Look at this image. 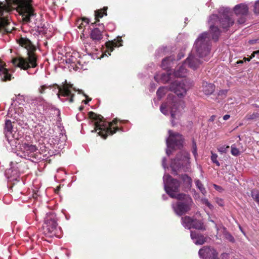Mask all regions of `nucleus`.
Returning <instances> with one entry per match:
<instances>
[{
  "mask_svg": "<svg viewBox=\"0 0 259 259\" xmlns=\"http://www.w3.org/2000/svg\"><path fill=\"white\" fill-rule=\"evenodd\" d=\"M164 190L171 198L179 200L176 203H172V207L175 213L182 215L191 209L193 203L192 199L189 195L183 193L177 194L180 183L172 179L168 174H165L163 177Z\"/></svg>",
  "mask_w": 259,
  "mask_h": 259,
  "instance_id": "1",
  "label": "nucleus"
},
{
  "mask_svg": "<svg viewBox=\"0 0 259 259\" xmlns=\"http://www.w3.org/2000/svg\"><path fill=\"white\" fill-rule=\"evenodd\" d=\"M231 12L228 8H221L219 11V16L213 14L210 16L208 20L209 29L212 39L217 40L220 34L218 25L223 29L227 30L234 23V19L231 17Z\"/></svg>",
  "mask_w": 259,
  "mask_h": 259,
  "instance_id": "2",
  "label": "nucleus"
},
{
  "mask_svg": "<svg viewBox=\"0 0 259 259\" xmlns=\"http://www.w3.org/2000/svg\"><path fill=\"white\" fill-rule=\"evenodd\" d=\"M19 44L24 47L27 51V58L17 57L13 59L12 63L15 66L18 67L23 70H27L29 68H35L37 66V58L34 53L35 47L27 38L21 37L19 40Z\"/></svg>",
  "mask_w": 259,
  "mask_h": 259,
  "instance_id": "3",
  "label": "nucleus"
},
{
  "mask_svg": "<svg viewBox=\"0 0 259 259\" xmlns=\"http://www.w3.org/2000/svg\"><path fill=\"white\" fill-rule=\"evenodd\" d=\"M89 116L94 121L95 132L99 131L98 134L104 139H106L108 135H112L119 130L118 127H113L117 124L116 119H114L112 122H106L103 120V117L101 115H97L93 112H90Z\"/></svg>",
  "mask_w": 259,
  "mask_h": 259,
  "instance_id": "4",
  "label": "nucleus"
},
{
  "mask_svg": "<svg viewBox=\"0 0 259 259\" xmlns=\"http://www.w3.org/2000/svg\"><path fill=\"white\" fill-rule=\"evenodd\" d=\"M210 36L208 32H204L200 34L194 45L192 52L198 58L207 61L211 57Z\"/></svg>",
  "mask_w": 259,
  "mask_h": 259,
  "instance_id": "5",
  "label": "nucleus"
},
{
  "mask_svg": "<svg viewBox=\"0 0 259 259\" xmlns=\"http://www.w3.org/2000/svg\"><path fill=\"white\" fill-rule=\"evenodd\" d=\"M185 104L181 99H178L172 94H169L167 99V102L162 104L160 108L161 112L164 115H168L169 111L171 117V123L172 126L175 125L174 123V119L179 116L181 111L184 109Z\"/></svg>",
  "mask_w": 259,
  "mask_h": 259,
  "instance_id": "6",
  "label": "nucleus"
},
{
  "mask_svg": "<svg viewBox=\"0 0 259 259\" xmlns=\"http://www.w3.org/2000/svg\"><path fill=\"white\" fill-rule=\"evenodd\" d=\"M72 86L73 85L71 84H68L66 81H65V84L62 87H60L57 84L53 85L44 84L40 85L38 88V92L40 94H43L46 93L47 89H51L54 87H55V89L58 90L57 94L58 97L62 102L68 101L70 103H72L73 101L74 94L71 93V89H73L74 91H78L79 94L82 92V90H76V89L73 88Z\"/></svg>",
  "mask_w": 259,
  "mask_h": 259,
  "instance_id": "7",
  "label": "nucleus"
},
{
  "mask_svg": "<svg viewBox=\"0 0 259 259\" xmlns=\"http://www.w3.org/2000/svg\"><path fill=\"white\" fill-rule=\"evenodd\" d=\"M42 229V233L46 236L49 237H60L61 229L58 227L56 215L54 213L49 212L47 214Z\"/></svg>",
  "mask_w": 259,
  "mask_h": 259,
  "instance_id": "8",
  "label": "nucleus"
},
{
  "mask_svg": "<svg viewBox=\"0 0 259 259\" xmlns=\"http://www.w3.org/2000/svg\"><path fill=\"white\" fill-rule=\"evenodd\" d=\"M17 12L21 16L24 22L27 23L35 15L32 7V0H13Z\"/></svg>",
  "mask_w": 259,
  "mask_h": 259,
  "instance_id": "9",
  "label": "nucleus"
},
{
  "mask_svg": "<svg viewBox=\"0 0 259 259\" xmlns=\"http://www.w3.org/2000/svg\"><path fill=\"white\" fill-rule=\"evenodd\" d=\"M170 167L176 174L181 169L185 171H189L191 169L190 154L185 151L180 152L176 158L172 160Z\"/></svg>",
  "mask_w": 259,
  "mask_h": 259,
  "instance_id": "10",
  "label": "nucleus"
},
{
  "mask_svg": "<svg viewBox=\"0 0 259 259\" xmlns=\"http://www.w3.org/2000/svg\"><path fill=\"white\" fill-rule=\"evenodd\" d=\"M20 151L19 153H17L18 156L30 160L32 161H34L35 160H38L40 158L38 157V150L36 146L33 145H29L24 143L22 145H18Z\"/></svg>",
  "mask_w": 259,
  "mask_h": 259,
  "instance_id": "11",
  "label": "nucleus"
},
{
  "mask_svg": "<svg viewBox=\"0 0 259 259\" xmlns=\"http://www.w3.org/2000/svg\"><path fill=\"white\" fill-rule=\"evenodd\" d=\"M169 137L166 139V154L169 155L171 153V149L180 148L183 144V138L179 133H174L171 130L168 131Z\"/></svg>",
  "mask_w": 259,
  "mask_h": 259,
  "instance_id": "12",
  "label": "nucleus"
},
{
  "mask_svg": "<svg viewBox=\"0 0 259 259\" xmlns=\"http://www.w3.org/2000/svg\"><path fill=\"white\" fill-rule=\"evenodd\" d=\"M10 7L6 3L0 2V31L9 32L7 28L10 24L9 12Z\"/></svg>",
  "mask_w": 259,
  "mask_h": 259,
  "instance_id": "13",
  "label": "nucleus"
},
{
  "mask_svg": "<svg viewBox=\"0 0 259 259\" xmlns=\"http://www.w3.org/2000/svg\"><path fill=\"white\" fill-rule=\"evenodd\" d=\"M5 133L9 143L12 147L17 148V144L19 145L18 134L13 130L12 122L7 120L5 122Z\"/></svg>",
  "mask_w": 259,
  "mask_h": 259,
  "instance_id": "14",
  "label": "nucleus"
},
{
  "mask_svg": "<svg viewBox=\"0 0 259 259\" xmlns=\"http://www.w3.org/2000/svg\"><path fill=\"white\" fill-rule=\"evenodd\" d=\"M169 90L173 91L178 97H182L186 94V89L183 81L177 80L171 83Z\"/></svg>",
  "mask_w": 259,
  "mask_h": 259,
  "instance_id": "15",
  "label": "nucleus"
},
{
  "mask_svg": "<svg viewBox=\"0 0 259 259\" xmlns=\"http://www.w3.org/2000/svg\"><path fill=\"white\" fill-rule=\"evenodd\" d=\"M198 56L195 53L193 52L191 53L188 58L184 62V64H187L188 66L193 70H195L199 67L200 65L204 61L203 59L198 58Z\"/></svg>",
  "mask_w": 259,
  "mask_h": 259,
  "instance_id": "16",
  "label": "nucleus"
},
{
  "mask_svg": "<svg viewBox=\"0 0 259 259\" xmlns=\"http://www.w3.org/2000/svg\"><path fill=\"white\" fill-rule=\"evenodd\" d=\"M199 256L203 259H219L216 250L209 247H204L198 252Z\"/></svg>",
  "mask_w": 259,
  "mask_h": 259,
  "instance_id": "17",
  "label": "nucleus"
},
{
  "mask_svg": "<svg viewBox=\"0 0 259 259\" xmlns=\"http://www.w3.org/2000/svg\"><path fill=\"white\" fill-rule=\"evenodd\" d=\"M191 238L193 242L197 245L204 244L207 239L204 236L196 233L195 231H191Z\"/></svg>",
  "mask_w": 259,
  "mask_h": 259,
  "instance_id": "18",
  "label": "nucleus"
},
{
  "mask_svg": "<svg viewBox=\"0 0 259 259\" xmlns=\"http://www.w3.org/2000/svg\"><path fill=\"white\" fill-rule=\"evenodd\" d=\"M0 76L3 81L10 80L11 75L6 68V64L0 60Z\"/></svg>",
  "mask_w": 259,
  "mask_h": 259,
  "instance_id": "19",
  "label": "nucleus"
},
{
  "mask_svg": "<svg viewBox=\"0 0 259 259\" xmlns=\"http://www.w3.org/2000/svg\"><path fill=\"white\" fill-rule=\"evenodd\" d=\"M234 11L237 16L246 15L248 13V9L246 5L241 4L236 5L234 7Z\"/></svg>",
  "mask_w": 259,
  "mask_h": 259,
  "instance_id": "20",
  "label": "nucleus"
},
{
  "mask_svg": "<svg viewBox=\"0 0 259 259\" xmlns=\"http://www.w3.org/2000/svg\"><path fill=\"white\" fill-rule=\"evenodd\" d=\"M215 90V86L210 83L204 81L202 83V91L206 95H211Z\"/></svg>",
  "mask_w": 259,
  "mask_h": 259,
  "instance_id": "21",
  "label": "nucleus"
},
{
  "mask_svg": "<svg viewBox=\"0 0 259 259\" xmlns=\"http://www.w3.org/2000/svg\"><path fill=\"white\" fill-rule=\"evenodd\" d=\"M171 76V71L169 70H167L166 73H163L159 75L158 74H156L154 76L155 80L158 82L160 80V81L162 82H166L168 81L170 79Z\"/></svg>",
  "mask_w": 259,
  "mask_h": 259,
  "instance_id": "22",
  "label": "nucleus"
},
{
  "mask_svg": "<svg viewBox=\"0 0 259 259\" xmlns=\"http://www.w3.org/2000/svg\"><path fill=\"white\" fill-rule=\"evenodd\" d=\"M186 64L184 63L181 65L179 68L174 72V75L177 77H184L186 76L187 73V69L186 68Z\"/></svg>",
  "mask_w": 259,
  "mask_h": 259,
  "instance_id": "23",
  "label": "nucleus"
},
{
  "mask_svg": "<svg viewBox=\"0 0 259 259\" xmlns=\"http://www.w3.org/2000/svg\"><path fill=\"white\" fill-rule=\"evenodd\" d=\"M29 103L34 106H44L46 102L42 97L38 96L31 97L29 100Z\"/></svg>",
  "mask_w": 259,
  "mask_h": 259,
  "instance_id": "24",
  "label": "nucleus"
},
{
  "mask_svg": "<svg viewBox=\"0 0 259 259\" xmlns=\"http://www.w3.org/2000/svg\"><path fill=\"white\" fill-rule=\"evenodd\" d=\"M90 36L91 38L95 41H99L103 38L102 32L98 28L92 30Z\"/></svg>",
  "mask_w": 259,
  "mask_h": 259,
  "instance_id": "25",
  "label": "nucleus"
},
{
  "mask_svg": "<svg viewBox=\"0 0 259 259\" xmlns=\"http://www.w3.org/2000/svg\"><path fill=\"white\" fill-rule=\"evenodd\" d=\"M22 109L21 108L18 109V111L16 110H14L12 108H11L9 110L8 115L9 117H13L14 119L16 120L20 119V118L21 116V114L22 113Z\"/></svg>",
  "mask_w": 259,
  "mask_h": 259,
  "instance_id": "26",
  "label": "nucleus"
},
{
  "mask_svg": "<svg viewBox=\"0 0 259 259\" xmlns=\"http://www.w3.org/2000/svg\"><path fill=\"white\" fill-rule=\"evenodd\" d=\"M182 224L186 229L192 228L193 219L188 216L182 218Z\"/></svg>",
  "mask_w": 259,
  "mask_h": 259,
  "instance_id": "27",
  "label": "nucleus"
},
{
  "mask_svg": "<svg viewBox=\"0 0 259 259\" xmlns=\"http://www.w3.org/2000/svg\"><path fill=\"white\" fill-rule=\"evenodd\" d=\"M121 41V39L120 37L118 38V39L117 41L114 40V41L109 42L107 44V47L108 49V52H112L114 50V47H118L119 46H121V45H118V44ZM108 54L109 55H110V54L109 52H108Z\"/></svg>",
  "mask_w": 259,
  "mask_h": 259,
  "instance_id": "28",
  "label": "nucleus"
},
{
  "mask_svg": "<svg viewBox=\"0 0 259 259\" xmlns=\"http://www.w3.org/2000/svg\"><path fill=\"white\" fill-rule=\"evenodd\" d=\"M174 60V57H168L163 59L161 63V67L163 69H168L170 67V64Z\"/></svg>",
  "mask_w": 259,
  "mask_h": 259,
  "instance_id": "29",
  "label": "nucleus"
},
{
  "mask_svg": "<svg viewBox=\"0 0 259 259\" xmlns=\"http://www.w3.org/2000/svg\"><path fill=\"white\" fill-rule=\"evenodd\" d=\"M192 228L201 230H205L203 222L196 219H193Z\"/></svg>",
  "mask_w": 259,
  "mask_h": 259,
  "instance_id": "30",
  "label": "nucleus"
},
{
  "mask_svg": "<svg viewBox=\"0 0 259 259\" xmlns=\"http://www.w3.org/2000/svg\"><path fill=\"white\" fill-rule=\"evenodd\" d=\"M107 7H104L103 10H99L95 12V19L97 21H99V19L103 17L105 15H107L106 11Z\"/></svg>",
  "mask_w": 259,
  "mask_h": 259,
  "instance_id": "31",
  "label": "nucleus"
},
{
  "mask_svg": "<svg viewBox=\"0 0 259 259\" xmlns=\"http://www.w3.org/2000/svg\"><path fill=\"white\" fill-rule=\"evenodd\" d=\"M181 179L187 187H191L192 184V180L187 175H183L181 176Z\"/></svg>",
  "mask_w": 259,
  "mask_h": 259,
  "instance_id": "32",
  "label": "nucleus"
},
{
  "mask_svg": "<svg viewBox=\"0 0 259 259\" xmlns=\"http://www.w3.org/2000/svg\"><path fill=\"white\" fill-rule=\"evenodd\" d=\"M168 90V88L166 87L159 88L156 93L158 97L161 99L167 93Z\"/></svg>",
  "mask_w": 259,
  "mask_h": 259,
  "instance_id": "33",
  "label": "nucleus"
},
{
  "mask_svg": "<svg viewBox=\"0 0 259 259\" xmlns=\"http://www.w3.org/2000/svg\"><path fill=\"white\" fill-rule=\"evenodd\" d=\"M195 183L196 187L199 189V190L201 191V192L203 195H204L206 193V191L205 188H204L203 184L200 182V181L199 180H195Z\"/></svg>",
  "mask_w": 259,
  "mask_h": 259,
  "instance_id": "34",
  "label": "nucleus"
},
{
  "mask_svg": "<svg viewBox=\"0 0 259 259\" xmlns=\"http://www.w3.org/2000/svg\"><path fill=\"white\" fill-rule=\"evenodd\" d=\"M251 197L257 202L259 203V191L253 190L251 193Z\"/></svg>",
  "mask_w": 259,
  "mask_h": 259,
  "instance_id": "35",
  "label": "nucleus"
},
{
  "mask_svg": "<svg viewBox=\"0 0 259 259\" xmlns=\"http://www.w3.org/2000/svg\"><path fill=\"white\" fill-rule=\"evenodd\" d=\"M259 117V114L257 113H253L252 114H248L245 118L247 120H250L255 119Z\"/></svg>",
  "mask_w": 259,
  "mask_h": 259,
  "instance_id": "36",
  "label": "nucleus"
},
{
  "mask_svg": "<svg viewBox=\"0 0 259 259\" xmlns=\"http://www.w3.org/2000/svg\"><path fill=\"white\" fill-rule=\"evenodd\" d=\"M229 148V146H226L225 145L220 146L218 148V151L220 152L221 153H226L228 149Z\"/></svg>",
  "mask_w": 259,
  "mask_h": 259,
  "instance_id": "37",
  "label": "nucleus"
},
{
  "mask_svg": "<svg viewBox=\"0 0 259 259\" xmlns=\"http://www.w3.org/2000/svg\"><path fill=\"white\" fill-rule=\"evenodd\" d=\"M217 157H218L217 154H216L215 153H213L211 152V159L213 163H215L217 166H219L220 165V162H219V161L217 160Z\"/></svg>",
  "mask_w": 259,
  "mask_h": 259,
  "instance_id": "38",
  "label": "nucleus"
},
{
  "mask_svg": "<svg viewBox=\"0 0 259 259\" xmlns=\"http://www.w3.org/2000/svg\"><path fill=\"white\" fill-rule=\"evenodd\" d=\"M231 153L234 156H238L240 152L235 145H233L231 146Z\"/></svg>",
  "mask_w": 259,
  "mask_h": 259,
  "instance_id": "39",
  "label": "nucleus"
},
{
  "mask_svg": "<svg viewBox=\"0 0 259 259\" xmlns=\"http://www.w3.org/2000/svg\"><path fill=\"white\" fill-rule=\"evenodd\" d=\"M192 153L195 157L196 158V156L197 155V146L196 143L194 141L193 142Z\"/></svg>",
  "mask_w": 259,
  "mask_h": 259,
  "instance_id": "40",
  "label": "nucleus"
},
{
  "mask_svg": "<svg viewBox=\"0 0 259 259\" xmlns=\"http://www.w3.org/2000/svg\"><path fill=\"white\" fill-rule=\"evenodd\" d=\"M202 202L203 204L207 205L210 209H212L213 208V205L209 203V202L208 201V200L207 199H206V198L202 199Z\"/></svg>",
  "mask_w": 259,
  "mask_h": 259,
  "instance_id": "41",
  "label": "nucleus"
},
{
  "mask_svg": "<svg viewBox=\"0 0 259 259\" xmlns=\"http://www.w3.org/2000/svg\"><path fill=\"white\" fill-rule=\"evenodd\" d=\"M75 58L72 56H71L69 58H67L66 59V63L69 64H73L75 63Z\"/></svg>",
  "mask_w": 259,
  "mask_h": 259,
  "instance_id": "42",
  "label": "nucleus"
},
{
  "mask_svg": "<svg viewBox=\"0 0 259 259\" xmlns=\"http://www.w3.org/2000/svg\"><path fill=\"white\" fill-rule=\"evenodd\" d=\"M240 17L238 18L237 22L239 24H243L245 22V16L246 15H240Z\"/></svg>",
  "mask_w": 259,
  "mask_h": 259,
  "instance_id": "43",
  "label": "nucleus"
},
{
  "mask_svg": "<svg viewBox=\"0 0 259 259\" xmlns=\"http://www.w3.org/2000/svg\"><path fill=\"white\" fill-rule=\"evenodd\" d=\"M225 237L227 239H228L230 242H233L234 241V237L230 234V233H226Z\"/></svg>",
  "mask_w": 259,
  "mask_h": 259,
  "instance_id": "44",
  "label": "nucleus"
},
{
  "mask_svg": "<svg viewBox=\"0 0 259 259\" xmlns=\"http://www.w3.org/2000/svg\"><path fill=\"white\" fill-rule=\"evenodd\" d=\"M254 12L255 13H259V0L254 4Z\"/></svg>",
  "mask_w": 259,
  "mask_h": 259,
  "instance_id": "45",
  "label": "nucleus"
},
{
  "mask_svg": "<svg viewBox=\"0 0 259 259\" xmlns=\"http://www.w3.org/2000/svg\"><path fill=\"white\" fill-rule=\"evenodd\" d=\"M216 203L220 206H223L224 205V201L223 200L220 198H215Z\"/></svg>",
  "mask_w": 259,
  "mask_h": 259,
  "instance_id": "46",
  "label": "nucleus"
},
{
  "mask_svg": "<svg viewBox=\"0 0 259 259\" xmlns=\"http://www.w3.org/2000/svg\"><path fill=\"white\" fill-rule=\"evenodd\" d=\"M250 45H254L255 44L259 43V37L256 39H253L249 41Z\"/></svg>",
  "mask_w": 259,
  "mask_h": 259,
  "instance_id": "47",
  "label": "nucleus"
},
{
  "mask_svg": "<svg viewBox=\"0 0 259 259\" xmlns=\"http://www.w3.org/2000/svg\"><path fill=\"white\" fill-rule=\"evenodd\" d=\"M83 95L86 97L87 100L83 101V102H84V104H87L89 101H91L92 99L89 98L85 94Z\"/></svg>",
  "mask_w": 259,
  "mask_h": 259,
  "instance_id": "48",
  "label": "nucleus"
},
{
  "mask_svg": "<svg viewBox=\"0 0 259 259\" xmlns=\"http://www.w3.org/2000/svg\"><path fill=\"white\" fill-rule=\"evenodd\" d=\"M227 92V90H221L219 92V95H226Z\"/></svg>",
  "mask_w": 259,
  "mask_h": 259,
  "instance_id": "49",
  "label": "nucleus"
},
{
  "mask_svg": "<svg viewBox=\"0 0 259 259\" xmlns=\"http://www.w3.org/2000/svg\"><path fill=\"white\" fill-rule=\"evenodd\" d=\"M166 158H163L162 159V166L164 168H165L166 167Z\"/></svg>",
  "mask_w": 259,
  "mask_h": 259,
  "instance_id": "50",
  "label": "nucleus"
},
{
  "mask_svg": "<svg viewBox=\"0 0 259 259\" xmlns=\"http://www.w3.org/2000/svg\"><path fill=\"white\" fill-rule=\"evenodd\" d=\"M184 56V54L183 53H180L179 55H178V60H180L181 59L182 57H183Z\"/></svg>",
  "mask_w": 259,
  "mask_h": 259,
  "instance_id": "51",
  "label": "nucleus"
},
{
  "mask_svg": "<svg viewBox=\"0 0 259 259\" xmlns=\"http://www.w3.org/2000/svg\"><path fill=\"white\" fill-rule=\"evenodd\" d=\"M230 118V115L226 114L223 116V119L225 120H228Z\"/></svg>",
  "mask_w": 259,
  "mask_h": 259,
  "instance_id": "52",
  "label": "nucleus"
},
{
  "mask_svg": "<svg viewBox=\"0 0 259 259\" xmlns=\"http://www.w3.org/2000/svg\"><path fill=\"white\" fill-rule=\"evenodd\" d=\"M251 59V58H250V57L249 58H243V60H244V61H249Z\"/></svg>",
  "mask_w": 259,
  "mask_h": 259,
  "instance_id": "53",
  "label": "nucleus"
},
{
  "mask_svg": "<svg viewBox=\"0 0 259 259\" xmlns=\"http://www.w3.org/2000/svg\"><path fill=\"white\" fill-rule=\"evenodd\" d=\"M251 59V58H250V57L249 58H243V60H244V61H249Z\"/></svg>",
  "mask_w": 259,
  "mask_h": 259,
  "instance_id": "54",
  "label": "nucleus"
},
{
  "mask_svg": "<svg viewBox=\"0 0 259 259\" xmlns=\"http://www.w3.org/2000/svg\"><path fill=\"white\" fill-rule=\"evenodd\" d=\"M228 256V254L227 253H223L222 254V258H224L225 257H227Z\"/></svg>",
  "mask_w": 259,
  "mask_h": 259,
  "instance_id": "55",
  "label": "nucleus"
},
{
  "mask_svg": "<svg viewBox=\"0 0 259 259\" xmlns=\"http://www.w3.org/2000/svg\"><path fill=\"white\" fill-rule=\"evenodd\" d=\"M244 60L243 59L242 60H239L237 62V64H242L244 62Z\"/></svg>",
  "mask_w": 259,
  "mask_h": 259,
  "instance_id": "56",
  "label": "nucleus"
},
{
  "mask_svg": "<svg viewBox=\"0 0 259 259\" xmlns=\"http://www.w3.org/2000/svg\"><path fill=\"white\" fill-rule=\"evenodd\" d=\"M255 54H254V52L252 53V54L251 55V56H250V58H253L255 57Z\"/></svg>",
  "mask_w": 259,
  "mask_h": 259,
  "instance_id": "57",
  "label": "nucleus"
},
{
  "mask_svg": "<svg viewBox=\"0 0 259 259\" xmlns=\"http://www.w3.org/2000/svg\"><path fill=\"white\" fill-rule=\"evenodd\" d=\"M259 54V50L254 51V54Z\"/></svg>",
  "mask_w": 259,
  "mask_h": 259,
  "instance_id": "58",
  "label": "nucleus"
},
{
  "mask_svg": "<svg viewBox=\"0 0 259 259\" xmlns=\"http://www.w3.org/2000/svg\"><path fill=\"white\" fill-rule=\"evenodd\" d=\"M165 197H166V196H165V195H163V196H162L163 199H166Z\"/></svg>",
  "mask_w": 259,
  "mask_h": 259,
  "instance_id": "59",
  "label": "nucleus"
},
{
  "mask_svg": "<svg viewBox=\"0 0 259 259\" xmlns=\"http://www.w3.org/2000/svg\"><path fill=\"white\" fill-rule=\"evenodd\" d=\"M83 107H80L79 108V110H82V109H83Z\"/></svg>",
  "mask_w": 259,
  "mask_h": 259,
  "instance_id": "60",
  "label": "nucleus"
},
{
  "mask_svg": "<svg viewBox=\"0 0 259 259\" xmlns=\"http://www.w3.org/2000/svg\"><path fill=\"white\" fill-rule=\"evenodd\" d=\"M27 73H28V74H32L31 73L29 72V71H27Z\"/></svg>",
  "mask_w": 259,
  "mask_h": 259,
  "instance_id": "61",
  "label": "nucleus"
},
{
  "mask_svg": "<svg viewBox=\"0 0 259 259\" xmlns=\"http://www.w3.org/2000/svg\"><path fill=\"white\" fill-rule=\"evenodd\" d=\"M210 221L212 222V223H214V221L213 220H210Z\"/></svg>",
  "mask_w": 259,
  "mask_h": 259,
  "instance_id": "62",
  "label": "nucleus"
},
{
  "mask_svg": "<svg viewBox=\"0 0 259 259\" xmlns=\"http://www.w3.org/2000/svg\"><path fill=\"white\" fill-rule=\"evenodd\" d=\"M258 64H259V62H257Z\"/></svg>",
  "mask_w": 259,
  "mask_h": 259,
  "instance_id": "63",
  "label": "nucleus"
}]
</instances>
